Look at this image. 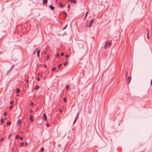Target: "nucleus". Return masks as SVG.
Returning <instances> with one entry per match:
<instances>
[{"mask_svg": "<svg viewBox=\"0 0 152 152\" xmlns=\"http://www.w3.org/2000/svg\"><path fill=\"white\" fill-rule=\"evenodd\" d=\"M147 38L148 39H149L150 38V37L149 36V32H148V34H147Z\"/></svg>", "mask_w": 152, "mask_h": 152, "instance_id": "nucleus-17", "label": "nucleus"}, {"mask_svg": "<svg viewBox=\"0 0 152 152\" xmlns=\"http://www.w3.org/2000/svg\"><path fill=\"white\" fill-rule=\"evenodd\" d=\"M13 106V105H12L10 107V108H9V109H11L12 108V107Z\"/></svg>", "mask_w": 152, "mask_h": 152, "instance_id": "nucleus-34", "label": "nucleus"}, {"mask_svg": "<svg viewBox=\"0 0 152 152\" xmlns=\"http://www.w3.org/2000/svg\"><path fill=\"white\" fill-rule=\"evenodd\" d=\"M64 101L65 102H66V99L65 98H64Z\"/></svg>", "mask_w": 152, "mask_h": 152, "instance_id": "nucleus-25", "label": "nucleus"}, {"mask_svg": "<svg viewBox=\"0 0 152 152\" xmlns=\"http://www.w3.org/2000/svg\"><path fill=\"white\" fill-rule=\"evenodd\" d=\"M131 80V76H129L127 79V83L128 84L129 83Z\"/></svg>", "mask_w": 152, "mask_h": 152, "instance_id": "nucleus-4", "label": "nucleus"}, {"mask_svg": "<svg viewBox=\"0 0 152 152\" xmlns=\"http://www.w3.org/2000/svg\"><path fill=\"white\" fill-rule=\"evenodd\" d=\"M28 144V143H27L26 142H25V145H26V146Z\"/></svg>", "mask_w": 152, "mask_h": 152, "instance_id": "nucleus-42", "label": "nucleus"}, {"mask_svg": "<svg viewBox=\"0 0 152 152\" xmlns=\"http://www.w3.org/2000/svg\"><path fill=\"white\" fill-rule=\"evenodd\" d=\"M106 44L109 47L112 44V42L110 41H107L106 42Z\"/></svg>", "mask_w": 152, "mask_h": 152, "instance_id": "nucleus-1", "label": "nucleus"}, {"mask_svg": "<svg viewBox=\"0 0 152 152\" xmlns=\"http://www.w3.org/2000/svg\"><path fill=\"white\" fill-rule=\"evenodd\" d=\"M30 105H32V106H33L34 105V103L33 102H31V103H30Z\"/></svg>", "mask_w": 152, "mask_h": 152, "instance_id": "nucleus-31", "label": "nucleus"}, {"mask_svg": "<svg viewBox=\"0 0 152 152\" xmlns=\"http://www.w3.org/2000/svg\"><path fill=\"white\" fill-rule=\"evenodd\" d=\"M61 56H63L64 55V53L63 52H61Z\"/></svg>", "mask_w": 152, "mask_h": 152, "instance_id": "nucleus-37", "label": "nucleus"}, {"mask_svg": "<svg viewBox=\"0 0 152 152\" xmlns=\"http://www.w3.org/2000/svg\"><path fill=\"white\" fill-rule=\"evenodd\" d=\"M11 123L10 121H8L7 122V125H10Z\"/></svg>", "mask_w": 152, "mask_h": 152, "instance_id": "nucleus-14", "label": "nucleus"}, {"mask_svg": "<svg viewBox=\"0 0 152 152\" xmlns=\"http://www.w3.org/2000/svg\"><path fill=\"white\" fill-rule=\"evenodd\" d=\"M67 25H66L64 27V28H63V30H64V29H65L66 28V27H67Z\"/></svg>", "mask_w": 152, "mask_h": 152, "instance_id": "nucleus-30", "label": "nucleus"}, {"mask_svg": "<svg viewBox=\"0 0 152 152\" xmlns=\"http://www.w3.org/2000/svg\"><path fill=\"white\" fill-rule=\"evenodd\" d=\"M20 90L19 88H17L16 90V92L17 93H18L20 92Z\"/></svg>", "mask_w": 152, "mask_h": 152, "instance_id": "nucleus-16", "label": "nucleus"}, {"mask_svg": "<svg viewBox=\"0 0 152 152\" xmlns=\"http://www.w3.org/2000/svg\"><path fill=\"white\" fill-rule=\"evenodd\" d=\"M48 0H43L42 3L43 4H45L47 3Z\"/></svg>", "mask_w": 152, "mask_h": 152, "instance_id": "nucleus-7", "label": "nucleus"}, {"mask_svg": "<svg viewBox=\"0 0 152 152\" xmlns=\"http://www.w3.org/2000/svg\"><path fill=\"white\" fill-rule=\"evenodd\" d=\"M22 121L21 120H19L17 122L16 125L17 126H20V125L21 124Z\"/></svg>", "mask_w": 152, "mask_h": 152, "instance_id": "nucleus-2", "label": "nucleus"}, {"mask_svg": "<svg viewBox=\"0 0 152 152\" xmlns=\"http://www.w3.org/2000/svg\"><path fill=\"white\" fill-rule=\"evenodd\" d=\"M59 5L61 7H63V4H62V3L60 2L59 3Z\"/></svg>", "mask_w": 152, "mask_h": 152, "instance_id": "nucleus-12", "label": "nucleus"}, {"mask_svg": "<svg viewBox=\"0 0 152 152\" xmlns=\"http://www.w3.org/2000/svg\"><path fill=\"white\" fill-rule=\"evenodd\" d=\"M94 20V19H92L90 21V23H89V26H88L89 27H90L91 26L92 24V23H93Z\"/></svg>", "mask_w": 152, "mask_h": 152, "instance_id": "nucleus-3", "label": "nucleus"}, {"mask_svg": "<svg viewBox=\"0 0 152 152\" xmlns=\"http://www.w3.org/2000/svg\"><path fill=\"white\" fill-rule=\"evenodd\" d=\"M45 67H46V66L45 65H44Z\"/></svg>", "mask_w": 152, "mask_h": 152, "instance_id": "nucleus-54", "label": "nucleus"}, {"mask_svg": "<svg viewBox=\"0 0 152 152\" xmlns=\"http://www.w3.org/2000/svg\"><path fill=\"white\" fill-rule=\"evenodd\" d=\"M39 79H39V78H37V80H38V81H39Z\"/></svg>", "mask_w": 152, "mask_h": 152, "instance_id": "nucleus-50", "label": "nucleus"}, {"mask_svg": "<svg viewBox=\"0 0 152 152\" xmlns=\"http://www.w3.org/2000/svg\"><path fill=\"white\" fill-rule=\"evenodd\" d=\"M127 74H128V72H126V77H127Z\"/></svg>", "mask_w": 152, "mask_h": 152, "instance_id": "nucleus-43", "label": "nucleus"}, {"mask_svg": "<svg viewBox=\"0 0 152 152\" xmlns=\"http://www.w3.org/2000/svg\"><path fill=\"white\" fill-rule=\"evenodd\" d=\"M78 116V114H77V115H76V117L75 118V120H74V121L73 124H74L75 123V122H76V121H77V119Z\"/></svg>", "mask_w": 152, "mask_h": 152, "instance_id": "nucleus-8", "label": "nucleus"}, {"mask_svg": "<svg viewBox=\"0 0 152 152\" xmlns=\"http://www.w3.org/2000/svg\"><path fill=\"white\" fill-rule=\"evenodd\" d=\"M43 118L44 119V120L45 121H46L47 117H46V115L45 113H44V114H43Z\"/></svg>", "mask_w": 152, "mask_h": 152, "instance_id": "nucleus-6", "label": "nucleus"}, {"mask_svg": "<svg viewBox=\"0 0 152 152\" xmlns=\"http://www.w3.org/2000/svg\"><path fill=\"white\" fill-rule=\"evenodd\" d=\"M10 70H9V71H7V74H8V73H9V72H10Z\"/></svg>", "mask_w": 152, "mask_h": 152, "instance_id": "nucleus-41", "label": "nucleus"}, {"mask_svg": "<svg viewBox=\"0 0 152 152\" xmlns=\"http://www.w3.org/2000/svg\"><path fill=\"white\" fill-rule=\"evenodd\" d=\"M40 87V86L38 85H36L35 87V89H38Z\"/></svg>", "mask_w": 152, "mask_h": 152, "instance_id": "nucleus-11", "label": "nucleus"}, {"mask_svg": "<svg viewBox=\"0 0 152 152\" xmlns=\"http://www.w3.org/2000/svg\"><path fill=\"white\" fill-rule=\"evenodd\" d=\"M30 120L31 121H32L33 120V116L32 115H30L29 116Z\"/></svg>", "mask_w": 152, "mask_h": 152, "instance_id": "nucleus-9", "label": "nucleus"}, {"mask_svg": "<svg viewBox=\"0 0 152 152\" xmlns=\"http://www.w3.org/2000/svg\"><path fill=\"white\" fill-rule=\"evenodd\" d=\"M19 136L18 135L15 136V138L16 139H18L19 138Z\"/></svg>", "mask_w": 152, "mask_h": 152, "instance_id": "nucleus-20", "label": "nucleus"}, {"mask_svg": "<svg viewBox=\"0 0 152 152\" xmlns=\"http://www.w3.org/2000/svg\"><path fill=\"white\" fill-rule=\"evenodd\" d=\"M44 53L45 54H47V52L46 51H45L44 52Z\"/></svg>", "mask_w": 152, "mask_h": 152, "instance_id": "nucleus-40", "label": "nucleus"}, {"mask_svg": "<svg viewBox=\"0 0 152 152\" xmlns=\"http://www.w3.org/2000/svg\"><path fill=\"white\" fill-rule=\"evenodd\" d=\"M66 88L67 90H68L69 88V86L68 85H66Z\"/></svg>", "mask_w": 152, "mask_h": 152, "instance_id": "nucleus-18", "label": "nucleus"}, {"mask_svg": "<svg viewBox=\"0 0 152 152\" xmlns=\"http://www.w3.org/2000/svg\"><path fill=\"white\" fill-rule=\"evenodd\" d=\"M11 134H10V135H9V137H8V139H9L10 138V136L11 135Z\"/></svg>", "mask_w": 152, "mask_h": 152, "instance_id": "nucleus-46", "label": "nucleus"}, {"mask_svg": "<svg viewBox=\"0 0 152 152\" xmlns=\"http://www.w3.org/2000/svg\"><path fill=\"white\" fill-rule=\"evenodd\" d=\"M46 49H48L47 47H46Z\"/></svg>", "mask_w": 152, "mask_h": 152, "instance_id": "nucleus-53", "label": "nucleus"}, {"mask_svg": "<svg viewBox=\"0 0 152 152\" xmlns=\"http://www.w3.org/2000/svg\"><path fill=\"white\" fill-rule=\"evenodd\" d=\"M107 45L105 44L104 46V48L105 49H107Z\"/></svg>", "mask_w": 152, "mask_h": 152, "instance_id": "nucleus-22", "label": "nucleus"}, {"mask_svg": "<svg viewBox=\"0 0 152 152\" xmlns=\"http://www.w3.org/2000/svg\"><path fill=\"white\" fill-rule=\"evenodd\" d=\"M49 58V55H48L46 57V58L47 60H48Z\"/></svg>", "mask_w": 152, "mask_h": 152, "instance_id": "nucleus-28", "label": "nucleus"}, {"mask_svg": "<svg viewBox=\"0 0 152 152\" xmlns=\"http://www.w3.org/2000/svg\"><path fill=\"white\" fill-rule=\"evenodd\" d=\"M20 140H23V138L22 137L20 136Z\"/></svg>", "mask_w": 152, "mask_h": 152, "instance_id": "nucleus-36", "label": "nucleus"}, {"mask_svg": "<svg viewBox=\"0 0 152 152\" xmlns=\"http://www.w3.org/2000/svg\"><path fill=\"white\" fill-rule=\"evenodd\" d=\"M62 66V64H60L58 65V67L59 68H60L61 66Z\"/></svg>", "mask_w": 152, "mask_h": 152, "instance_id": "nucleus-33", "label": "nucleus"}, {"mask_svg": "<svg viewBox=\"0 0 152 152\" xmlns=\"http://www.w3.org/2000/svg\"><path fill=\"white\" fill-rule=\"evenodd\" d=\"M68 56H68L67 55H66V57L67 58V57H68Z\"/></svg>", "mask_w": 152, "mask_h": 152, "instance_id": "nucleus-49", "label": "nucleus"}, {"mask_svg": "<svg viewBox=\"0 0 152 152\" xmlns=\"http://www.w3.org/2000/svg\"><path fill=\"white\" fill-rule=\"evenodd\" d=\"M7 115V113L6 112H4L3 114L4 116H6Z\"/></svg>", "mask_w": 152, "mask_h": 152, "instance_id": "nucleus-29", "label": "nucleus"}, {"mask_svg": "<svg viewBox=\"0 0 152 152\" xmlns=\"http://www.w3.org/2000/svg\"><path fill=\"white\" fill-rule=\"evenodd\" d=\"M44 150V148H41L40 151H43Z\"/></svg>", "mask_w": 152, "mask_h": 152, "instance_id": "nucleus-26", "label": "nucleus"}, {"mask_svg": "<svg viewBox=\"0 0 152 152\" xmlns=\"http://www.w3.org/2000/svg\"><path fill=\"white\" fill-rule=\"evenodd\" d=\"M60 111V112H61V110H60V111Z\"/></svg>", "mask_w": 152, "mask_h": 152, "instance_id": "nucleus-52", "label": "nucleus"}, {"mask_svg": "<svg viewBox=\"0 0 152 152\" xmlns=\"http://www.w3.org/2000/svg\"><path fill=\"white\" fill-rule=\"evenodd\" d=\"M59 56V54L58 53L57 55V56Z\"/></svg>", "mask_w": 152, "mask_h": 152, "instance_id": "nucleus-48", "label": "nucleus"}, {"mask_svg": "<svg viewBox=\"0 0 152 152\" xmlns=\"http://www.w3.org/2000/svg\"><path fill=\"white\" fill-rule=\"evenodd\" d=\"M67 61H66L65 62H64V65L65 66H66L67 65Z\"/></svg>", "mask_w": 152, "mask_h": 152, "instance_id": "nucleus-13", "label": "nucleus"}, {"mask_svg": "<svg viewBox=\"0 0 152 152\" xmlns=\"http://www.w3.org/2000/svg\"><path fill=\"white\" fill-rule=\"evenodd\" d=\"M151 85H152V79L151 80Z\"/></svg>", "mask_w": 152, "mask_h": 152, "instance_id": "nucleus-45", "label": "nucleus"}, {"mask_svg": "<svg viewBox=\"0 0 152 152\" xmlns=\"http://www.w3.org/2000/svg\"><path fill=\"white\" fill-rule=\"evenodd\" d=\"M1 122L2 123H3L4 122V120L3 119H2L1 120Z\"/></svg>", "mask_w": 152, "mask_h": 152, "instance_id": "nucleus-23", "label": "nucleus"}, {"mask_svg": "<svg viewBox=\"0 0 152 152\" xmlns=\"http://www.w3.org/2000/svg\"><path fill=\"white\" fill-rule=\"evenodd\" d=\"M35 50H36L37 51V56L38 57H39L40 50H39L37 48L35 49Z\"/></svg>", "mask_w": 152, "mask_h": 152, "instance_id": "nucleus-5", "label": "nucleus"}, {"mask_svg": "<svg viewBox=\"0 0 152 152\" xmlns=\"http://www.w3.org/2000/svg\"><path fill=\"white\" fill-rule=\"evenodd\" d=\"M29 112H30L31 113H32V111L31 109H30L29 110Z\"/></svg>", "mask_w": 152, "mask_h": 152, "instance_id": "nucleus-39", "label": "nucleus"}, {"mask_svg": "<svg viewBox=\"0 0 152 152\" xmlns=\"http://www.w3.org/2000/svg\"><path fill=\"white\" fill-rule=\"evenodd\" d=\"M24 142H22L20 143V145L21 146H23L24 145Z\"/></svg>", "mask_w": 152, "mask_h": 152, "instance_id": "nucleus-24", "label": "nucleus"}, {"mask_svg": "<svg viewBox=\"0 0 152 152\" xmlns=\"http://www.w3.org/2000/svg\"><path fill=\"white\" fill-rule=\"evenodd\" d=\"M88 12H87L86 13V15H85V18H84V19L85 18L87 17V15L88 14Z\"/></svg>", "mask_w": 152, "mask_h": 152, "instance_id": "nucleus-19", "label": "nucleus"}, {"mask_svg": "<svg viewBox=\"0 0 152 152\" xmlns=\"http://www.w3.org/2000/svg\"><path fill=\"white\" fill-rule=\"evenodd\" d=\"M14 101H11L10 103L11 104H12L14 103Z\"/></svg>", "mask_w": 152, "mask_h": 152, "instance_id": "nucleus-32", "label": "nucleus"}, {"mask_svg": "<svg viewBox=\"0 0 152 152\" xmlns=\"http://www.w3.org/2000/svg\"><path fill=\"white\" fill-rule=\"evenodd\" d=\"M71 3H73L74 4H75L76 2V0H72L71 2Z\"/></svg>", "mask_w": 152, "mask_h": 152, "instance_id": "nucleus-15", "label": "nucleus"}, {"mask_svg": "<svg viewBox=\"0 0 152 152\" xmlns=\"http://www.w3.org/2000/svg\"><path fill=\"white\" fill-rule=\"evenodd\" d=\"M56 69V68L55 67L53 68L51 70L52 71H55Z\"/></svg>", "mask_w": 152, "mask_h": 152, "instance_id": "nucleus-21", "label": "nucleus"}, {"mask_svg": "<svg viewBox=\"0 0 152 152\" xmlns=\"http://www.w3.org/2000/svg\"><path fill=\"white\" fill-rule=\"evenodd\" d=\"M26 81L27 82H28V80H26Z\"/></svg>", "mask_w": 152, "mask_h": 152, "instance_id": "nucleus-51", "label": "nucleus"}, {"mask_svg": "<svg viewBox=\"0 0 152 152\" xmlns=\"http://www.w3.org/2000/svg\"><path fill=\"white\" fill-rule=\"evenodd\" d=\"M70 7V5H68V8H69Z\"/></svg>", "mask_w": 152, "mask_h": 152, "instance_id": "nucleus-47", "label": "nucleus"}, {"mask_svg": "<svg viewBox=\"0 0 152 152\" xmlns=\"http://www.w3.org/2000/svg\"><path fill=\"white\" fill-rule=\"evenodd\" d=\"M14 67V65H13L11 67V68L10 69V71H11V70L12 69V68H13Z\"/></svg>", "mask_w": 152, "mask_h": 152, "instance_id": "nucleus-27", "label": "nucleus"}, {"mask_svg": "<svg viewBox=\"0 0 152 152\" xmlns=\"http://www.w3.org/2000/svg\"><path fill=\"white\" fill-rule=\"evenodd\" d=\"M63 12L65 13V15L66 17V12L64 11Z\"/></svg>", "mask_w": 152, "mask_h": 152, "instance_id": "nucleus-44", "label": "nucleus"}, {"mask_svg": "<svg viewBox=\"0 0 152 152\" xmlns=\"http://www.w3.org/2000/svg\"><path fill=\"white\" fill-rule=\"evenodd\" d=\"M46 125L47 127H48L49 126V124L48 123H47L46 124Z\"/></svg>", "mask_w": 152, "mask_h": 152, "instance_id": "nucleus-35", "label": "nucleus"}, {"mask_svg": "<svg viewBox=\"0 0 152 152\" xmlns=\"http://www.w3.org/2000/svg\"><path fill=\"white\" fill-rule=\"evenodd\" d=\"M49 7L51 10H53L54 9V7L53 6L50 5L49 6Z\"/></svg>", "mask_w": 152, "mask_h": 152, "instance_id": "nucleus-10", "label": "nucleus"}, {"mask_svg": "<svg viewBox=\"0 0 152 152\" xmlns=\"http://www.w3.org/2000/svg\"><path fill=\"white\" fill-rule=\"evenodd\" d=\"M4 140V138H2L1 139V141H3Z\"/></svg>", "mask_w": 152, "mask_h": 152, "instance_id": "nucleus-38", "label": "nucleus"}]
</instances>
